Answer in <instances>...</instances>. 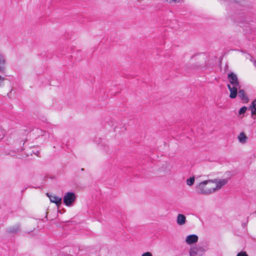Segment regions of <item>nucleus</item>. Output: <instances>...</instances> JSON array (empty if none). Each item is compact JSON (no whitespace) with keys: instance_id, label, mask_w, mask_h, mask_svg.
<instances>
[{"instance_id":"11","label":"nucleus","mask_w":256,"mask_h":256,"mask_svg":"<svg viewBox=\"0 0 256 256\" xmlns=\"http://www.w3.org/2000/svg\"><path fill=\"white\" fill-rule=\"evenodd\" d=\"M20 224H18L16 225L10 226L8 228L7 232L9 234H16L20 231Z\"/></svg>"},{"instance_id":"12","label":"nucleus","mask_w":256,"mask_h":256,"mask_svg":"<svg viewBox=\"0 0 256 256\" xmlns=\"http://www.w3.org/2000/svg\"><path fill=\"white\" fill-rule=\"evenodd\" d=\"M177 223L180 225H183L186 223V217L182 214H178L176 220Z\"/></svg>"},{"instance_id":"24","label":"nucleus","mask_w":256,"mask_h":256,"mask_svg":"<svg viewBox=\"0 0 256 256\" xmlns=\"http://www.w3.org/2000/svg\"><path fill=\"white\" fill-rule=\"evenodd\" d=\"M234 0V2H235L236 3H238L239 2V0Z\"/></svg>"},{"instance_id":"18","label":"nucleus","mask_w":256,"mask_h":256,"mask_svg":"<svg viewBox=\"0 0 256 256\" xmlns=\"http://www.w3.org/2000/svg\"><path fill=\"white\" fill-rule=\"evenodd\" d=\"M236 256H248L246 252H238Z\"/></svg>"},{"instance_id":"17","label":"nucleus","mask_w":256,"mask_h":256,"mask_svg":"<svg viewBox=\"0 0 256 256\" xmlns=\"http://www.w3.org/2000/svg\"><path fill=\"white\" fill-rule=\"evenodd\" d=\"M5 135V131L4 130L0 129V140H2Z\"/></svg>"},{"instance_id":"4","label":"nucleus","mask_w":256,"mask_h":256,"mask_svg":"<svg viewBox=\"0 0 256 256\" xmlns=\"http://www.w3.org/2000/svg\"><path fill=\"white\" fill-rule=\"evenodd\" d=\"M228 78L232 85L233 86H240V83L236 74L233 72H230L228 74Z\"/></svg>"},{"instance_id":"25","label":"nucleus","mask_w":256,"mask_h":256,"mask_svg":"<svg viewBox=\"0 0 256 256\" xmlns=\"http://www.w3.org/2000/svg\"><path fill=\"white\" fill-rule=\"evenodd\" d=\"M84 168H81V170H82V171H84Z\"/></svg>"},{"instance_id":"21","label":"nucleus","mask_w":256,"mask_h":256,"mask_svg":"<svg viewBox=\"0 0 256 256\" xmlns=\"http://www.w3.org/2000/svg\"><path fill=\"white\" fill-rule=\"evenodd\" d=\"M4 80V78L0 76V86L2 85V84Z\"/></svg>"},{"instance_id":"10","label":"nucleus","mask_w":256,"mask_h":256,"mask_svg":"<svg viewBox=\"0 0 256 256\" xmlns=\"http://www.w3.org/2000/svg\"><path fill=\"white\" fill-rule=\"evenodd\" d=\"M240 88V86H233L232 88L230 90V98L232 99L235 98L238 92V89Z\"/></svg>"},{"instance_id":"5","label":"nucleus","mask_w":256,"mask_h":256,"mask_svg":"<svg viewBox=\"0 0 256 256\" xmlns=\"http://www.w3.org/2000/svg\"><path fill=\"white\" fill-rule=\"evenodd\" d=\"M6 70V60L4 55L0 53V73L5 74Z\"/></svg>"},{"instance_id":"8","label":"nucleus","mask_w":256,"mask_h":256,"mask_svg":"<svg viewBox=\"0 0 256 256\" xmlns=\"http://www.w3.org/2000/svg\"><path fill=\"white\" fill-rule=\"evenodd\" d=\"M198 238L196 234H190L186 237V242L188 244H190L198 242Z\"/></svg>"},{"instance_id":"9","label":"nucleus","mask_w":256,"mask_h":256,"mask_svg":"<svg viewBox=\"0 0 256 256\" xmlns=\"http://www.w3.org/2000/svg\"><path fill=\"white\" fill-rule=\"evenodd\" d=\"M216 180H217V182H216V186L215 188H212V190H214V192L216 190H220L222 186L226 184L228 182V180L226 179H222V180H218V179H216Z\"/></svg>"},{"instance_id":"14","label":"nucleus","mask_w":256,"mask_h":256,"mask_svg":"<svg viewBox=\"0 0 256 256\" xmlns=\"http://www.w3.org/2000/svg\"><path fill=\"white\" fill-rule=\"evenodd\" d=\"M250 108L252 109V114H256V99L254 100L252 103Z\"/></svg>"},{"instance_id":"16","label":"nucleus","mask_w":256,"mask_h":256,"mask_svg":"<svg viewBox=\"0 0 256 256\" xmlns=\"http://www.w3.org/2000/svg\"><path fill=\"white\" fill-rule=\"evenodd\" d=\"M247 110V108L245 106L242 107L239 110V114H244Z\"/></svg>"},{"instance_id":"20","label":"nucleus","mask_w":256,"mask_h":256,"mask_svg":"<svg viewBox=\"0 0 256 256\" xmlns=\"http://www.w3.org/2000/svg\"><path fill=\"white\" fill-rule=\"evenodd\" d=\"M178 0H166V2H168L169 3H173V2H178Z\"/></svg>"},{"instance_id":"22","label":"nucleus","mask_w":256,"mask_h":256,"mask_svg":"<svg viewBox=\"0 0 256 256\" xmlns=\"http://www.w3.org/2000/svg\"><path fill=\"white\" fill-rule=\"evenodd\" d=\"M227 88L229 90L232 88V86L230 84H227Z\"/></svg>"},{"instance_id":"3","label":"nucleus","mask_w":256,"mask_h":256,"mask_svg":"<svg viewBox=\"0 0 256 256\" xmlns=\"http://www.w3.org/2000/svg\"><path fill=\"white\" fill-rule=\"evenodd\" d=\"M205 252L204 249L200 246H195L191 248L190 250V256H202Z\"/></svg>"},{"instance_id":"7","label":"nucleus","mask_w":256,"mask_h":256,"mask_svg":"<svg viewBox=\"0 0 256 256\" xmlns=\"http://www.w3.org/2000/svg\"><path fill=\"white\" fill-rule=\"evenodd\" d=\"M238 96L244 102L247 103L249 102V98L244 92V90L242 89H240L238 90Z\"/></svg>"},{"instance_id":"15","label":"nucleus","mask_w":256,"mask_h":256,"mask_svg":"<svg viewBox=\"0 0 256 256\" xmlns=\"http://www.w3.org/2000/svg\"><path fill=\"white\" fill-rule=\"evenodd\" d=\"M194 176L190 177V178H188L186 180V184L188 185L191 186L194 184Z\"/></svg>"},{"instance_id":"6","label":"nucleus","mask_w":256,"mask_h":256,"mask_svg":"<svg viewBox=\"0 0 256 256\" xmlns=\"http://www.w3.org/2000/svg\"><path fill=\"white\" fill-rule=\"evenodd\" d=\"M47 196L49 198L50 202L54 203L57 206H60L62 204V198L55 195H51L49 193H46Z\"/></svg>"},{"instance_id":"2","label":"nucleus","mask_w":256,"mask_h":256,"mask_svg":"<svg viewBox=\"0 0 256 256\" xmlns=\"http://www.w3.org/2000/svg\"><path fill=\"white\" fill-rule=\"evenodd\" d=\"M63 199L64 204L66 206H70L72 204V203L76 200V196L74 192H68L65 194Z\"/></svg>"},{"instance_id":"1","label":"nucleus","mask_w":256,"mask_h":256,"mask_svg":"<svg viewBox=\"0 0 256 256\" xmlns=\"http://www.w3.org/2000/svg\"><path fill=\"white\" fill-rule=\"evenodd\" d=\"M216 182V179L209 180L203 181L196 186V191L198 194L204 195H208L212 193H213L214 192V190H212V188H210L208 186L206 187V185L210 182Z\"/></svg>"},{"instance_id":"13","label":"nucleus","mask_w":256,"mask_h":256,"mask_svg":"<svg viewBox=\"0 0 256 256\" xmlns=\"http://www.w3.org/2000/svg\"><path fill=\"white\" fill-rule=\"evenodd\" d=\"M238 140L242 144H245L248 138L244 132H241L238 137Z\"/></svg>"},{"instance_id":"23","label":"nucleus","mask_w":256,"mask_h":256,"mask_svg":"<svg viewBox=\"0 0 256 256\" xmlns=\"http://www.w3.org/2000/svg\"><path fill=\"white\" fill-rule=\"evenodd\" d=\"M242 226H243L244 227V226H246V224L245 222H244V223H243V224H242Z\"/></svg>"},{"instance_id":"19","label":"nucleus","mask_w":256,"mask_h":256,"mask_svg":"<svg viewBox=\"0 0 256 256\" xmlns=\"http://www.w3.org/2000/svg\"><path fill=\"white\" fill-rule=\"evenodd\" d=\"M142 256H152V254L150 252H146L144 253Z\"/></svg>"}]
</instances>
